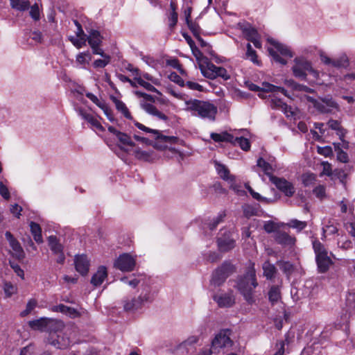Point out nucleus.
<instances>
[{
    "instance_id": "1",
    "label": "nucleus",
    "mask_w": 355,
    "mask_h": 355,
    "mask_svg": "<svg viewBox=\"0 0 355 355\" xmlns=\"http://www.w3.org/2000/svg\"><path fill=\"white\" fill-rule=\"evenodd\" d=\"M257 286L256 271L253 267L249 268L243 275L239 277L236 282L238 291L250 304L255 302L254 293Z\"/></svg>"
},
{
    "instance_id": "2",
    "label": "nucleus",
    "mask_w": 355,
    "mask_h": 355,
    "mask_svg": "<svg viewBox=\"0 0 355 355\" xmlns=\"http://www.w3.org/2000/svg\"><path fill=\"white\" fill-rule=\"evenodd\" d=\"M186 111L190 112L193 116L214 121L217 114V107L208 101L198 99H189L184 102Z\"/></svg>"
},
{
    "instance_id": "3",
    "label": "nucleus",
    "mask_w": 355,
    "mask_h": 355,
    "mask_svg": "<svg viewBox=\"0 0 355 355\" xmlns=\"http://www.w3.org/2000/svg\"><path fill=\"white\" fill-rule=\"evenodd\" d=\"M151 300L150 288L146 286L137 297H126L123 298L122 300L123 309L126 312H135L140 309L145 303Z\"/></svg>"
},
{
    "instance_id": "4",
    "label": "nucleus",
    "mask_w": 355,
    "mask_h": 355,
    "mask_svg": "<svg viewBox=\"0 0 355 355\" xmlns=\"http://www.w3.org/2000/svg\"><path fill=\"white\" fill-rule=\"evenodd\" d=\"M313 248L315 254V261L318 272H327L334 264V261L328 255L327 249L319 241L315 240L313 241Z\"/></svg>"
},
{
    "instance_id": "5",
    "label": "nucleus",
    "mask_w": 355,
    "mask_h": 355,
    "mask_svg": "<svg viewBox=\"0 0 355 355\" xmlns=\"http://www.w3.org/2000/svg\"><path fill=\"white\" fill-rule=\"evenodd\" d=\"M292 71L295 78L302 80L306 79L307 72L315 78H319V72L313 68L311 62L302 57L295 58Z\"/></svg>"
},
{
    "instance_id": "6",
    "label": "nucleus",
    "mask_w": 355,
    "mask_h": 355,
    "mask_svg": "<svg viewBox=\"0 0 355 355\" xmlns=\"http://www.w3.org/2000/svg\"><path fill=\"white\" fill-rule=\"evenodd\" d=\"M199 68L202 75L209 79H215L217 77H220L224 80L230 78V75L225 68L216 66L208 58L203 59V64H200Z\"/></svg>"
},
{
    "instance_id": "7",
    "label": "nucleus",
    "mask_w": 355,
    "mask_h": 355,
    "mask_svg": "<svg viewBox=\"0 0 355 355\" xmlns=\"http://www.w3.org/2000/svg\"><path fill=\"white\" fill-rule=\"evenodd\" d=\"M270 42L273 45L275 49L270 48L268 49V52L272 57L273 60L276 62H279L282 65L286 64L287 61L284 58H282L279 54L287 58H292L293 55L290 49L288 46L275 41H271Z\"/></svg>"
},
{
    "instance_id": "8",
    "label": "nucleus",
    "mask_w": 355,
    "mask_h": 355,
    "mask_svg": "<svg viewBox=\"0 0 355 355\" xmlns=\"http://www.w3.org/2000/svg\"><path fill=\"white\" fill-rule=\"evenodd\" d=\"M233 266L230 263L224 262L216 268L212 274L211 284L219 286L224 283L228 276L232 272Z\"/></svg>"
},
{
    "instance_id": "9",
    "label": "nucleus",
    "mask_w": 355,
    "mask_h": 355,
    "mask_svg": "<svg viewBox=\"0 0 355 355\" xmlns=\"http://www.w3.org/2000/svg\"><path fill=\"white\" fill-rule=\"evenodd\" d=\"M231 331L230 329L221 330L217 334L211 342V347L214 350L221 348H230L233 345V341L230 338Z\"/></svg>"
},
{
    "instance_id": "10",
    "label": "nucleus",
    "mask_w": 355,
    "mask_h": 355,
    "mask_svg": "<svg viewBox=\"0 0 355 355\" xmlns=\"http://www.w3.org/2000/svg\"><path fill=\"white\" fill-rule=\"evenodd\" d=\"M136 265L135 259L128 253L121 254L115 261L114 266L122 272H130Z\"/></svg>"
},
{
    "instance_id": "11",
    "label": "nucleus",
    "mask_w": 355,
    "mask_h": 355,
    "mask_svg": "<svg viewBox=\"0 0 355 355\" xmlns=\"http://www.w3.org/2000/svg\"><path fill=\"white\" fill-rule=\"evenodd\" d=\"M315 109L321 114L331 113L334 110H338V104L331 96H325L319 99Z\"/></svg>"
},
{
    "instance_id": "12",
    "label": "nucleus",
    "mask_w": 355,
    "mask_h": 355,
    "mask_svg": "<svg viewBox=\"0 0 355 355\" xmlns=\"http://www.w3.org/2000/svg\"><path fill=\"white\" fill-rule=\"evenodd\" d=\"M320 58L324 64L336 68H346L349 65V60L346 54H342L337 58L331 59L324 52H321Z\"/></svg>"
},
{
    "instance_id": "13",
    "label": "nucleus",
    "mask_w": 355,
    "mask_h": 355,
    "mask_svg": "<svg viewBox=\"0 0 355 355\" xmlns=\"http://www.w3.org/2000/svg\"><path fill=\"white\" fill-rule=\"evenodd\" d=\"M217 243L220 251L227 252L235 247V239L230 231L225 230L218 237Z\"/></svg>"
},
{
    "instance_id": "14",
    "label": "nucleus",
    "mask_w": 355,
    "mask_h": 355,
    "mask_svg": "<svg viewBox=\"0 0 355 355\" xmlns=\"http://www.w3.org/2000/svg\"><path fill=\"white\" fill-rule=\"evenodd\" d=\"M270 181L279 191L288 197H291L295 192V189L293 184L284 178H277L276 176L271 177Z\"/></svg>"
},
{
    "instance_id": "15",
    "label": "nucleus",
    "mask_w": 355,
    "mask_h": 355,
    "mask_svg": "<svg viewBox=\"0 0 355 355\" xmlns=\"http://www.w3.org/2000/svg\"><path fill=\"white\" fill-rule=\"evenodd\" d=\"M241 28L245 37L248 41L252 42L256 48H261V42L259 40L260 36L257 31L254 27L248 24L241 26Z\"/></svg>"
},
{
    "instance_id": "16",
    "label": "nucleus",
    "mask_w": 355,
    "mask_h": 355,
    "mask_svg": "<svg viewBox=\"0 0 355 355\" xmlns=\"http://www.w3.org/2000/svg\"><path fill=\"white\" fill-rule=\"evenodd\" d=\"M134 124L141 130H143L146 132L153 133L156 135L155 139H159L164 143L175 144L178 140V137H176L163 135L159 130L146 127L144 125L136 121H134Z\"/></svg>"
},
{
    "instance_id": "17",
    "label": "nucleus",
    "mask_w": 355,
    "mask_h": 355,
    "mask_svg": "<svg viewBox=\"0 0 355 355\" xmlns=\"http://www.w3.org/2000/svg\"><path fill=\"white\" fill-rule=\"evenodd\" d=\"M5 236L12 248V255L18 260L24 259L25 253L19 241L14 238L10 232H6Z\"/></svg>"
},
{
    "instance_id": "18",
    "label": "nucleus",
    "mask_w": 355,
    "mask_h": 355,
    "mask_svg": "<svg viewBox=\"0 0 355 355\" xmlns=\"http://www.w3.org/2000/svg\"><path fill=\"white\" fill-rule=\"evenodd\" d=\"M214 300L218 304L219 307H231L235 303V297L232 291L228 293L215 294L213 295Z\"/></svg>"
},
{
    "instance_id": "19",
    "label": "nucleus",
    "mask_w": 355,
    "mask_h": 355,
    "mask_svg": "<svg viewBox=\"0 0 355 355\" xmlns=\"http://www.w3.org/2000/svg\"><path fill=\"white\" fill-rule=\"evenodd\" d=\"M47 342L49 344L55 347L58 349L67 348L70 344L69 338H64L63 336H61L56 332L49 334L47 338Z\"/></svg>"
},
{
    "instance_id": "20",
    "label": "nucleus",
    "mask_w": 355,
    "mask_h": 355,
    "mask_svg": "<svg viewBox=\"0 0 355 355\" xmlns=\"http://www.w3.org/2000/svg\"><path fill=\"white\" fill-rule=\"evenodd\" d=\"M75 268L77 272L82 275L87 274L89 268V261L86 255L82 254L75 257Z\"/></svg>"
},
{
    "instance_id": "21",
    "label": "nucleus",
    "mask_w": 355,
    "mask_h": 355,
    "mask_svg": "<svg viewBox=\"0 0 355 355\" xmlns=\"http://www.w3.org/2000/svg\"><path fill=\"white\" fill-rule=\"evenodd\" d=\"M276 242L284 246L292 247L295 245L296 239L285 232L277 231L275 235Z\"/></svg>"
},
{
    "instance_id": "22",
    "label": "nucleus",
    "mask_w": 355,
    "mask_h": 355,
    "mask_svg": "<svg viewBox=\"0 0 355 355\" xmlns=\"http://www.w3.org/2000/svg\"><path fill=\"white\" fill-rule=\"evenodd\" d=\"M214 163L217 173L220 178L227 182L230 181H233V179L235 176L230 174L229 169L225 165L220 163L218 161H214Z\"/></svg>"
},
{
    "instance_id": "23",
    "label": "nucleus",
    "mask_w": 355,
    "mask_h": 355,
    "mask_svg": "<svg viewBox=\"0 0 355 355\" xmlns=\"http://www.w3.org/2000/svg\"><path fill=\"white\" fill-rule=\"evenodd\" d=\"M107 276V268L103 266H101L98 267L96 272L93 275L91 279V284L94 286H98L103 282Z\"/></svg>"
},
{
    "instance_id": "24",
    "label": "nucleus",
    "mask_w": 355,
    "mask_h": 355,
    "mask_svg": "<svg viewBox=\"0 0 355 355\" xmlns=\"http://www.w3.org/2000/svg\"><path fill=\"white\" fill-rule=\"evenodd\" d=\"M112 102L114 103L116 109L118 112H121L125 118L129 120H133V118L127 107L126 105L121 101V100L118 99L116 97L112 96L110 97Z\"/></svg>"
},
{
    "instance_id": "25",
    "label": "nucleus",
    "mask_w": 355,
    "mask_h": 355,
    "mask_svg": "<svg viewBox=\"0 0 355 355\" xmlns=\"http://www.w3.org/2000/svg\"><path fill=\"white\" fill-rule=\"evenodd\" d=\"M198 341V336H191L189 337L186 340L182 342L177 348L178 352H186V355L189 353L191 348H192L193 345H195Z\"/></svg>"
},
{
    "instance_id": "26",
    "label": "nucleus",
    "mask_w": 355,
    "mask_h": 355,
    "mask_svg": "<svg viewBox=\"0 0 355 355\" xmlns=\"http://www.w3.org/2000/svg\"><path fill=\"white\" fill-rule=\"evenodd\" d=\"M51 321L46 318H40L28 322L29 327L34 330L45 331L46 330Z\"/></svg>"
},
{
    "instance_id": "27",
    "label": "nucleus",
    "mask_w": 355,
    "mask_h": 355,
    "mask_svg": "<svg viewBox=\"0 0 355 355\" xmlns=\"http://www.w3.org/2000/svg\"><path fill=\"white\" fill-rule=\"evenodd\" d=\"M142 108L148 114L155 116L158 117L160 119H162L164 121H166L168 119V117L163 114L162 112H159L155 106H154L153 104L150 103H143L141 104Z\"/></svg>"
},
{
    "instance_id": "28",
    "label": "nucleus",
    "mask_w": 355,
    "mask_h": 355,
    "mask_svg": "<svg viewBox=\"0 0 355 355\" xmlns=\"http://www.w3.org/2000/svg\"><path fill=\"white\" fill-rule=\"evenodd\" d=\"M87 40L92 49L94 46H99L102 42V37L99 31L96 30H92L89 32L88 37H86Z\"/></svg>"
},
{
    "instance_id": "29",
    "label": "nucleus",
    "mask_w": 355,
    "mask_h": 355,
    "mask_svg": "<svg viewBox=\"0 0 355 355\" xmlns=\"http://www.w3.org/2000/svg\"><path fill=\"white\" fill-rule=\"evenodd\" d=\"M263 270V276L267 279H272L275 278V275L277 272L276 267L270 263L269 261H265L262 266Z\"/></svg>"
},
{
    "instance_id": "30",
    "label": "nucleus",
    "mask_w": 355,
    "mask_h": 355,
    "mask_svg": "<svg viewBox=\"0 0 355 355\" xmlns=\"http://www.w3.org/2000/svg\"><path fill=\"white\" fill-rule=\"evenodd\" d=\"M257 166L263 170L264 173L269 178L270 180H271V177H275L272 174L273 171L272 165L266 162L262 157L258 159Z\"/></svg>"
},
{
    "instance_id": "31",
    "label": "nucleus",
    "mask_w": 355,
    "mask_h": 355,
    "mask_svg": "<svg viewBox=\"0 0 355 355\" xmlns=\"http://www.w3.org/2000/svg\"><path fill=\"white\" fill-rule=\"evenodd\" d=\"M48 243L51 250L54 253L57 254L63 251V246L59 242L57 237L55 236H50L48 238Z\"/></svg>"
},
{
    "instance_id": "32",
    "label": "nucleus",
    "mask_w": 355,
    "mask_h": 355,
    "mask_svg": "<svg viewBox=\"0 0 355 355\" xmlns=\"http://www.w3.org/2000/svg\"><path fill=\"white\" fill-rule=\"evenodd\" d=\"M30 228H31V234L33 236L34 240L37 243H42L43 239H42V230H41L40 226L35 222H31Z\"/></svg>"
},
{
    "instance_id": "33",
    "label": "nucleus",
    "mask_w": 355,
    "mask_h": 355,
    "mask_svg": "<svg viewBox=\"0 0 355 355\" xmlns=\"http://www.w3.org/2000/svg\"><path fill=\"white\" fill-rule=\"evenodd\" d=\"M92 60L90 53L87 51L82 52L76 55V62L81 66L82 68H85V65L89 63Z\"/></svg>"
},
{
    "instance_id": "34",
    "label": "nucleus",
    "mask_w": 355,
    "mask_h": 355,
    "mask_svg": "<svg viewBox=\"0 0 355 355\" xmlns=\"http://www.w3.org/2000/svg\"><path fill=\"white\" fill-rule=\"evenodd\" d=\"M12 8L19 11H24L29 8L28 0H10Z\"/></svg>"
},
{
    "instance_id": "35",
    "label": "nucleus",
    "mask_w": 355,
    "mask_h": 355,
    "mask_svg": "<svg viewBox=\"0 0 355 355\" xmlns=\"http://www.w3.org/2000/svg\"><path fill=\"white\" fill-rule=\"evenodd\" d=\"M211 138L216 142L221 141H233L234 136L225 132L220 134L212 132L210 135Z\"/></svg>"
},
{
    "instance_id": "36",
    "label": "nucleus",
    "mask_w": 355,
    "mask_h": 355,
    "mask_svg": "<svg viewBox=\"0 0 355 355\" xmlns=\"http://www.w3.org/2000/svg\"><path fill=\"white\" fill-rule=\"evenodd\" d=\"M246 48L247 51L245 58L248 60H250L254 64L260 65V61L257 58V52L252 49L250 43L247 44Z\"/></svg>"
},
{
    "instance_id": "37",
    "label": "nucleus",
    "mask_w": 355,
    "mask_h": 355,
    "mask_svg": "<svg viewBox=\"0 0 355 355\" xmlns=\"http://www.w3.org/2000/svg\"><path fill=\"white\" fill-rule=\"evenodd\" d=\"M116 137L121 145L130 147L135 146V143L132 141L131 137L125 133L121 132H117Z\"/></svg>"
},
{
    "instance_id": "38",
    "label": "nucleus",
    "mask_w": 355,
    "mask_h": 355,
    "mask_svg": "<svg viewBox=\"0 0 355 355\" xmlns=\"http://www.w3.org/2000/svg\"><path fill=\"white\" fill-rule=\"evenodd\" d=\"M226 216V213L225 211H220L218 214L212 219V220L208 224V227L210 230H215L217 226L224 220L225 217Z\"/></svg>"
},
{
    "instance_id": "39",
    "label": "nucleus",
    "mask_w": 355,
    "mask_h": 355,
    "mask_svg": "<svg viewBox=\"0 0 355 355\" xmlns=\"http://www.w3.org/2000/svg\"><path fill=\"white\" fill-rule=\"evenodd\" d=\"M133 154L137 159L140 160L148 162L152 159V153L150 152L141 150L139 148H136Z\"/></svg>"
},
{
    "instance_id": "40",
    "label": "nucleus",
    "mask_w": 355,
    "mask_h": 355,
    "mask_svg": "<svg viewBox=\"0 0 355 355\" xmlns=\"http://www.w3.org/2000/svg\"><path fill=\"white\" fill-rule=\"evenodd\" d=\"M268 298L272 304L277 302L280 299V290L277 286H273L270 288L268 292Z\"/></svg>"
},
{
    "instance_id": "41",
    "label": "nucleus",
    "mask_w": 355,
    "mask_h": 355,
    "mask_svg": "<svg viewBox=\"0 0 355 355\" xmlns=\"http://www.w3.org/2000/svg\"><path fill=\"white\" fill-rule=\"evenodd\" d=\"M231 143L239 145L241 148L245 151L248 150L250 148V144L248 139L242 137H234L233 141H231Z\"/></svg>"
},
{
    "instance_id": "42",
    "label": "nucleus",
    "mask_w": 355,
    "mask_h": 355,
    "mask_svg": "<svg viewBox=\"0 0 355 355\" xmlns=\"http://www.w3.org/2000/svg\"><path fill=\"white\" fill-rule=\"evenodd\" d=\"M135 80L137 81L138 85L143 87L148 91L161 94V93L153 85L148 82H146L141 77H135Z\"/></svg>"
},
{
    "instance_id": "43",
    "label": "nucleus",
    "mask_w": 355,
    "mask_h": 355,
    "mask_svg": "<svg viewBox=\"0 0 355 355\" xmlns=\"http://www.w3.org/2000/svg\"><path fill=\"white\" fill-rule=\"evenodd\" d=\"M246 189L248 190L252 198L258 201L263 202L267 204L272 203L274 202V200L272 199L261 196L259 193L255 192L249 185H246Z\"/></svg>"
},
{
    "instance_id": "44",
    "label": "nucleus",
    "mask_w": 355,
    "mask_h": 355,
    "mask_svg": "<svg viewBox=\"0 0 355 355\" xmlns=\"http://www.w3.org/2000/svg\"><path fill=\"white\" fill-rule=\"evenodd\" d=\"M262 85L263 86V91H266V92H277V91H278V92H280L281 93H282L286 96H288V95L287 94V91L284 87H277V86L273 85L272 84H270L268 83H263Z\"/></svg>"
},
{
    "instance_id": "45",
    "label": "nucleus",
    "mask_w": 355,
    "mask_h": 355,
    "mask_svg": "<svg viewBox=\"0 0 355 355\" xmlns=\"http://www.w3.org/2000/svg\"><path fill=\"white\" fill-rule=\"evenodd\" d=\"M242 209L244 216L247 218L257 215L258 209L253 205L245 204L243 205Z\"/></svg>"
},
{
    "instance_id": "46",
    "label": "nucleus",
    "mask_w": 355,
    "mask_h": 355,
    "mask_svg": "<svg viewBox=\"0 0 355 355\" xmlns=\"http://www.w3.org/2000/svg\"><path fill=\"white\" fill-rule=\"evenodd\" d=\"M86 37L87 36H76V37H75L71 36L69 39L77 49H80L86 45Z\"/></svg>"
},
{
    "instance_id": "47",
    "label": "nucleus",
    "mask_w": 355,
    "mask_h": 355,
    "mask_svg": "<svg viewBox=\"0 0 355 355\" xmlns=\"http://www.w3.org/2000/svg\"><path fill=\"white\" fill-rule=\"evenodd\" d=\"M290 227L296 229L298 232L302 231L306 227V222L298 220L297 219H292L287 223Z\"/></svg>"
},
{
    "instance_id": "48",
    "label": "nucleus",
    "mask_w": 355,
    "mask_h": 355,
    "mask_svg": "<svg viewBox=\"0 0 355 355\" xmlns=\"http://www.w3.org/2000/svg\"><path fill=\"white\" fill-rule=\"evenodd\" d=\"M171 8L172 11L168 17V26L171 29H173L178 22V13L176 12L175 8L172 3H171Z\"/></svg>"
},
{
    "instance_id": "49",
    "label": "nucleus",
    "mask_w": 355,
    "mask_h": 355,
    "mask_svg": "<svg viewBox=\"0 0 355 355\" xmlns=\"http://www.w3.org/2000/svg\"><path fill=\"white\" fill-rule=\"evenodd\" d=\"M277 265L279 266L280 269L287 275H289L293 270V264L289 261H277Z\"/></svg>"
},
{
    "instance_id": "50",
    "label": "nucleus",
    "mask_w": 355,
    "mask_h": 355,
    "mask_svg": "<svg viewBox=\"0 0 355 355\" xmlns=\"http://www.w3.org/2000/svg\"><path fill=\"white\" fill-rule=\"evenodd\" d=\"M102 57L104 59H98L94 62L93 65L95 68H103L110 62V57L109 55H105Z\"/></svg>"
},
{
    "instance_id": "51",
    "label": "nucleus",
    "mask_w": 355,
    "mask_h": 355,
    "mask_svg": "<svg viewBox=\"0 0 355 355\" xmlns=\"http://www.w3.org/2000/svg\"><path fill=\"white\" fill-rule=\"evenodd\" d=\"M36 305L37 301L35 300H30L26 304V309L21 313V315L24 317L28 315L35 308Z\"/></svg>"
},
{
    "instance_id": "52",
    "label": "nucleus",
    "mask_w": 355,
    "mask_h": 355,
    "mask_svg": "<svg viewBox=\"0 0 355 355\" xmlns=\"http://www.w3.org/2000/svg\"><path fill=\"white\" fill-rule=\"evenodd\" d=\"M3 291L6 296L9 297L17 292V288L10 282H6L3 286Z\"/></svg>"
},
{
    "instance_id": "53",
    "label": "nucleus",
    "mask_w": 355,
    "mask_h": 355,
    "mask_svg": "<svg viewBox=\"0 0 355 355\" xmlns=\"http://www.w3.org/2000/svg\"><path fill=\"white\" fill-rule=\"evenodd\" d=\"M317 152L318 154L324 155L326 157H331L333 155L332 148L329 146H326L324 147L318 146Z\"/></svg>"
},
{
    "instance_id": "54",
    "label": "nucleus",
    "mask_w": 355,
    "mask_h": 355,
    "mask_svg": "<svg viewBox=\"0 0 355 355\" xmlns=\"http://www.w3.org/2000/svg\"><path fill=\"white\" fill-rule=\"evenodd\" d=\"M30 10V16L35 20L38 21L40 18V9L37 3L33 4L32 6L29 7Z\"/></svg>"
},
{
    "instance_id": "55",
    "label": "nucleus",
    "mask_w": 355,
    "mask_h": 355,
    "mask_svg": "<svg viewBox=\"0 0 355 355\" xmlns=\"http://www.w3.org/2000/svg\"><path fill=\"white\" fill-rule=\"evenodd\" d=\"M278 228L279 226L271 220L267 221L263 225L264 230L268 233L277 232Z\"/></svg>"
},
{
    "instance_id": "56",
    "label": "nucleus",
    "mask_w": 355,
    "mask_h": 355,
    "mask_svg": "<svg viewBox=\"0 0 355 355\" xmlns=\"http://www.w3.org/2000/svg\"><path fill=\"white\" fill-rule=\"evenodd\" d=\"M228 183L230 184V188L238 195L242 196L245 193V191L241 189V187L236 183L235 177L234 178L233 181H230Z\"/></svg>"
},
{
    "instance_id": "57",
    "label": "nucleus",
    "mask_w": 355,
    "mask_h": 355,
    "mask_svg": "<svg viewBox=\"0 0 355 355\" xmlns=\"http://www.w3.org/2000/svg\"><path fill=\"white\" fill-rule=\"evenodd\" d=\"M328 126L338 132H343L344 129L341 127L340 123L337 120L330 119L327 123Z\"/></svg>"
},
{
    "instance_id": "58",
    "label": "nucleus",
    "mask_w": 355,
    "mask_h": 355,
    "mask_svg": "<svg viewBox=\"0 0 355 355\" xmlns=\"http://www.w3.org/2000/svg\"><path fill=\"white\" fill-rule=\"evenodd\" d=\"M187 24L196 38L200 36V26L196 22H193L192 21L187 23Z\"/></svg>"
},
{
    "instance_id": "59",
    "label": "nucleus",
    "mask_w": 355,
    "mask_h": 355,
    "mask_svg": "<svg viewBox=\"0 0 355 355\" xmlns=\"http://www.w3.org/2000/svg\"><path fill=\"white\" fill-rule=\"evenodd\" d=\"M100 108L103 111L105 115L111 122H114L115 121L112 110L106 105L105 103Z\"/></svg>"
},
{
    "instance_id": "60",
    "label": "nucleus",
    "mask_w": 355,
    "mask_h": 355,
    "mask_svg": "<svg viewBox=\"0 0 355 355\" xmlns=\"http://www.w3.org/2000/svg\"><path fill=\"white\" fill-rule=\"evenodd\" d=\"M30 38L36 43H41L43 40V35L40 31H33L31 32Z\"/></svg>"
},
{
    "instance_id": "61",
    "label": "nucleus",
    "mask_w": 355,
    "mask_h": 355,
    "mask_svg": "<svg viewBox=\"0 0 355 355\" xmlns=\"http://www.w3.org/2000/svg\"><path fill=\"white\" fill-rule=\"evenodd\" d=\"M315 180V175L313 173L305 174L302 177L303 184L307 187L312 184Z\"/></svg>"
},
{
    "instance_id": "62",
    "label": "nucleus",
    "mask_w": 355,
    "mask_h": 355,
    "mask_svg": "<svg viewBox=\"0 0 355 355\" xmlns=\"http://www.w3.org/2000/svg\"><path fill=\"white\" fill-rule=\"evenodd\" d=\"M35 347L33 345H28L21 349L20 355H35Z\"/></svg>"
},
{
    "instance_id": "63",
    "label": "nucleus",
    "mask_w": 355,
    "mask_h": 355,
    "mask_svg": "<svg viewBox=\"0 0 355 355\" xmlns=\"http://www.w3.org/2000/svg\"><path fill=\"white\" fill-rule=\"evenodd\" d=\"M207 261L214 263L220 259V256L216 252H209L205 255Z\"/></svg>"
},
{
    "instance_id": "64",
    "label": "nucleus",
    "mask_w": 355,
    "mask_h": 355,
    "mask_svg": "<svg viewBox=\"0 0 355 355\" xmlns=\"http://www.w3.org/2000/svg\"><path fill=\"white\" fill-rule=\"evenodd\" d=\"M313 192L317 198L322 199L325 196V187L322 185H319L313 189Z\"/></svg>"
}]
</instances>
